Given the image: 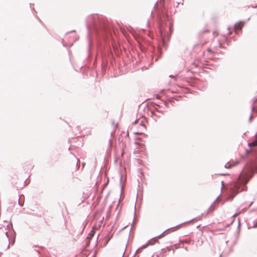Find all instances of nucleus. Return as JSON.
I'll return each instance as SVG.
<instances>
[{
  "label": "nucleus",
  "mask_w": 257,
  "mask_h": 257,
  "mask_svg": "<svg viewBox=\"0 0 257 257\" xmlns=\"http://www.w3.org/2000/svg\"><path fill=\"white\" fill-rule=\"evenodd\" d=\"M137 140H139V141H141V139L140 138H138L137 139Z\"/></svg>",
  "instance_id": "4468645a"
},
{
  "label": "nucleus",
  "mask_w": 257,
  "mask_h": 257,
  "mask_svg": "<svg viewBox=\"0 0 257 257\" xmlns=\"http://www.w3.org/2000/svg\"><path fill=\"white\" fill-rule=\"evenodd\" d=\"M152 114L155 115V116L156 115L155 112H152Z\"/></svg>",
  "instance_id": "ddd939ff"
},
{
  "label": "nucleus",
  "mask_w": 257,
  "mask_h": 257,
  "mask_svg": "<svg viewBox=\"0 0 257 257\" xmlns=\"http://www.w3.org/2000/svg\"><path fill=\"white\" fill-rule=\"evenodd\" d=\"M139 125H140L141 131L135 132V134H138V135H142V134H143V133L142 132L144 131L146 129V126L144 124H142V122L140 123Z\"/></svg>",
  "instance_id": "20e7f679"
},
{
  "label": "nucleus",
  "mask_w": 257,
  "mask_h": 257,
  "mask_svg": "<svg viewBox=\"0 0 257 257\" xmlns=\"http://www.w3.org/2000/svg\"><path fill=\"white\" fill-rule=\"evenodd\" d=\"M244 25L243 23L241 22H238L235 25V29L237 30H240L243 27Z\"/></svg>",
  "instance_id": "39448f33"
},
{
  "label": "nucleus",
  "mask_w": 257,
  "mask_h": 257,
  "mask_svg": "<svg viewBox=\"0 0 257 257\" xmlns=\"http://www.w3.org/2000/svg\"><path fill=\"white\" fill-rule=\"evenodd\" d=\"M251 170L250 169L246 170H243L240 173L238 180L237 182L234 183L233 185L230 189V194L226 198L225 201H228L232 199L234 196L238 193L240 187L245 185L251 177Z\"/></svg>",
  "instance_id": "f257e3e1"
},
{
  "label": "nucleus",
  "mask_w": 257,
  "mask_h": 257,
  "mask_svg": "<svg viewBox=\"0 0 257 257\" xmlns=\"http://www.w3.org/2000/svg\"><path fill=\"white\" fill-rule=\"evenodd\" d=\"M237 215H238V214L235 213L233 215V216H234V217H236Z\"/></svg>",
  "instance_id": "9b49d317"
},
{
  "label": "nucleus",
  "mask_w": 257,
  "mask_h": 257,
  "mask_svg": "<svg viewBox=\"0 0 257 257\" xmlns=\"http://www.w3.org/2000/svg\"><path fill=\"white\" fill-rule=\"evenodd\" d=\"M193 65L195 67H197V65H196V64H193Z\"/></svg>",
  "instance_id": "f8f14e48"
},
{
  "label": "nucleus",
  "mask_w": 257,
  "mask_h": 257,
  "mask_svg": "<svg viewBox=\"0 0 257 257\" xmlns=\"http://www.w3.org/2000/svg\"><path fill=\"white\" fill-rule=\"evenodd\" d=\"M94 234V230H92L88 234V235L87 236V238L89 239L91 238Z\"/></svg>",
  "instance_id": "0eeeda50"
},
{
  "label": "nucleus",
  "mask_w": 257,
  "mask_h": 257,
  "mask_svg": "<svg viewBox=\"0 0 257 257\" xmlns=\"http://www.w3.org/2000/svg\"><path fill=\"white\" fill-rule=\"evenodd\" d=\"M136 144L140 147H141V148H143L144 146V145L142 144V143H140L139 142H136Z\"/></svg>",
  "instance_id": "6e6552de"
},
{
  "label": "nucleus",
  "mask_w": 257,
  "mask_h": 257,
  "mask_svg": "<svg viewBox=\"0 0 257 257\" xmlns=\"http://www.w3.org/2000/svg\"><path fill=\"white\" fill-rule=\"evenodd\" d=\"M110 237H108V239H107V241H106V242H105V245H106L107 244V243L108 242L109 240L110 239Z\"/></svg>",
  "instance_id": "1a4fd4ad"
},
{
  "label": "nucleus",
  "mask_w": 257,
  "mask_h": 257,
  "mask_svg": "<svg viewBox=\"0 0 257 257\" xmlns=\"http://www.w3.org/2000/svg\"><path fill=\"white\" fill-rule=\"evenodd\" d=\"M255 138L256 139L255 141L248 144L249 147L257 146V134L255 135Z\"/></svg>",
  "instance_id": "423d86ee"
},
{
  "label": "nucleus",
  "mask_w": 257,
  "mask_h": 257,
  "mask_svg": "<svg viewBox=\"0 0 257 257\" xmlns=\"http://www.w3.org/2000/svg\"><path fill=\"white\" fill-rule=\"evenodd\" d=\"M149 244H146L145 246L143 247V248H145L148 246Z\"/></svg>",
  "instance_id": "9d476101"
},
{
  "label": "nucleus",
  "mask_w": 257,
  "mask_h": 257,
  "mask_svg": "<svg viewBox=\"0 0 257 257\" xmlns=\"http://www.w3.org/2000/svg\"><path fill=\"white\" fill-rule=\"evenodd\" d=\"M250 151L246 150L243 154L240 155L239 160H237L235 161V162L234 163L232 162V163L229 164V167L226 166V167L229 168L231 166H234L238 164L241 161L243 160L248 155V154L250 153Z\"/></svg>",
  "instance_id": "f03ea898"
},
{
  "label": "nucleus",
  "mask_w": 257,
  "mask_h": 257,
  "mask_svg": "<svg viewBox=\"0 0 257 257\" xmlns=\"http://www.w3.org/2000/svg\"><path fill=\"white\" fill-rule=\"evenodd\" d=\"M138 122H139V120H138V121H137H137H136L135 122V123H138Z\"/></svg>",
  "instance_id": "2eb2a0df"
},
{
  "label": "nucleus",
  "mask_w": 257,
  "mask_h": 257,
  "mask_svg": "<svg viewBox=\"0 0 257 257\" xmlns=\"http://www.w3.org/2000/svg\"><path fill=\"white\" fill-rule=\"evenodd\" d=\"M181 226V225H179L176 226L174 227L170 228L166 230L163 233H162L160 235L158 236V238H162V237L165 236V235L166 234H169L170 232L176 231L177 230H178L180 227Z\"/></svg>",
  "instance_id": "7ed1b4c3"
}]
</instances>
